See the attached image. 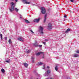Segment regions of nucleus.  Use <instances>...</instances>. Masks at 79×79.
Wrapping results in <instances>:
<instances>
[{"instance_id": "obj_1", "label": "nucleus", "mask_w": 79, "mask_h": 79, "mask_svg": "<svg viewBox=\"0 0 79 79\" xmlns=\"http://www.w3.org/2000/svg\"><path fill=\"white\" fill-rule=\"evenodd\" d=\"M11 4L12 5L11 6V8L10 9V12H12L13 11L15 10V4L13 2H11Z\"/></svg>"}, {"instance_id": "obj_2", "label": "nucleus", "mask_w": 79, "mask_h": 79, "mask_svg": "<svg viewBox=\"0 0 79 79\" xmlns=\"http://www.w3.org/2000/svg\"><path fill=\"white\" fill-rule=\"evenodd\" d=\"M44 30V28H43L41 26H40L39 28V32L41 34L43 35L44 34V32H43V30Z\"/></svg>"}, {"instance_id": "obj_3", "label": "nucleus", "mask_w": 79, "mask_h": 79, "mask_svg": "<svg viewBox=\"0 0 79 79\" xmlns=\"http://www.w3.org/2000/svg\"><path fill=\"white\" fill-rule=\"evenodd\" d=\"M41 13L42 14H45L46 12V10H45V8L41 7Z\"/></svg>"}, {"instance_id": "obj_4", "label": "nucleus", "mask_w": 79, "mask_h": 79, "mask_svg": "<svg viewBox=\"0 0 79 79\" xmlns=\"http://www.w3.org/2000/svg\"><path fill=\"white\" fill-rule=\"evenodd\" d=\"M48 29L49 30H50V29H52V27L51 23H48Z\"/></svg>"}, {"instance_id": "obj_5", "label": "nucleus", "mask_w": 79, "mask_h": 79, "mask_svg": "<svg viewBox=\"0 0 79 79\" xmlns=\"http://www.w3.org/2000/svg\"><path fill=\"white\" fill-rule=\"evenodd\" d=\"M24 4H30L31 2H27V0H22Z\"/></svg>"}, {"instance_id": "obj_6", "label": "nucleus", "mask_w": 79, "mask_h": 79, "mask_svg": "<svg viewBox=\"0 0 79 79\" xmlns=\"http://www.w3.org/2000/svg\"><path fill=\"white\" fill-rule=\"evenodd\" d=\"M40 18H39L38 19H35L34 20V22H36V23H39V21H40Z\"/></svg>"}, {"instance_id": "obj_7", "label": "nucleus", "mask_w": 79, "mask_h": 79, "mask_svg": "<svg viewBox=\"0 0 79 79\" xmlns=\"http://www.w3.org/2000/svg\"><path fill=\"white\" fill-rule=\"evenodd\" d=\"M24 38L21 37L19 38L18 39V40H20V41H22V42H23L24 41Z\"/></svg>"}, {"instance_id": "obj_8", "label": "nucleus", "mask_w": 79, "mask_h": 79, "mask_svg": "<svg viewBox=\"0 0 79 79\" xmlns=\"http://www.w3.org/2000/svg\"><path fill=\"white\" fill-rule=\"evenodd\" d=\"M40 54H42V55H44V53L43 52H39L38 53H36L37 56H39V55H40Z\"/></svg>"}, {"instance_id": "obj_9", "label": "nucleus", "mask_w": 79, "mask_h": 79, "mask_svg": "<svg viewBox=\"0 0 79 79\" xmlns=\"http://www.w3.org/2000/svg\"><path fill=\"white\" fill-rule=\"evenodd\" d=\"M47 14H46L44 16V23H45L46 21V19H47Z\"/></svg>"}, {"instance_id": "obj_10", "label": "nucleus", "mask_w": 79, "mask_h": 79, "mask_svg": "<svg viewBox=\"0 0 79 79\" xmlns=\"http://www.w3.org/2000/svg\"><path fill=\"white\" fill-rule=\"evenodd\" d=\"M72 56H73V57H78V56H79V55L77 54L74 53Z\"/></svg>"}, {"instance_id": "obj_11", "label": "nucleus", "mask_w": 79, "mask_h": 79, "mask_svg": "<svg viewBox=\"0 0 79 79\" xmlns=\"http://www.w3.org/2000/svg\"><path fill=\"white\" fill-rule=\"evenodd\" d=\"M33 45L35 46V47H37L39 46V45L37 44V43L36 42L35 44H33Z\"/></svg>"}, {"instance_id": "obj_12", "label": "nucleus", "mask_w": 79, "mask_h": 79, "mask_svg": "<svg viewBox=\"0 0 79 79\" xmlns=\"http://www.w3.org/2000/svg\"><path fill=\"white\" fill-rule=\"evenodd\" d=\"M31 59L32 60V63H34V57H31Z\"/></svg>"}, {"instance_id": "obj_13", "label": "nucleus", "mask_w": 79, "mask_h": 79, "mask_svg": "<svg viewBox=\"0 0 79 79\" xmlns=\"http://www.w3.org/2000/svg\"><path fill=\"white\" fill-rule=\"evenodd\" d=\"M71 30V29L70 28H68V29L66 31H65V33H68V32H69V31H70Z\"/></svg>"}, {"instance_id": "obj_14", "label": "nucleus", "mask_w": 79, "mask_h": 79, "mask_svg": "<svg viewBox=\"0 0 79 79\" xmlns=\"http://www.w3.org/2000/svg\"><path fill=\"white\" fill-rule=\"evenodd\" d=\"M24 65L26 67H27V66H28V64H27L26 63H24Z\"/></svg>"}, {"instance_id": "obj_15", "label": "nucleus", "mask_w": 79, "mask_h": 79, "mask_svg": "<svg viewBox=\"0 0 79 79\" xmlns=\"http://www.w3.org/2000/svg\"><path fill=\"white\" fill-rule=\"evenodd\" d=\"M26 23H29V21H28L27 20H26L25 19H24Z\"/></svg>"}, {"instance_id": "obj_16", "label": "nucleus", "mask_w": 79, "mask_h": 79, "mask_svg": "<svg viewBox=\"0 0 79 79\" xmlns=\"http://www.w3.org/2000/svg\"><path fill=\"white\" fill-rule=\"evenodd\" d=\"M1 71L3 73H5V70H4V69H1Z\"/></svg>"}, {"instance_id": "obj_17", "label": "nucleus", "mask_w": 79, "mask_h": 79, "mask_svg": "<svg viewBox=\"0 0 79 79\" xmlns=\"http://www.w3.org/2000/svg\"><path fill=\"white\" fill-rule=\"evenodd\" d=\"M9 44H11V39H10L9 41Z\"/></svg>"}, {"instance_id": "obj_18", "label": "nucleus", "mask_w": 79, "mask_h": 79, "mask_svg": "<svg viewBox=\"0 0 79 79\" xmlns=\"http://www.w3.org/2000/svg\"><path fill=\"white\" fill-rule=\"evenodd\" d=\"M55 69L56 71H58V67L57 66H56Z\"/></svg>"}, {"instance_id": "obj_19", "label": "nucleus", "mask_w": 79, "mask_h": 79, "mask_svg": "<svg viewBox=\"0 0 79 79\" xmlns=\"http://www.w3.org/2000/svg\"><path fill=\"white\" fill-rule=\"evenodd\" d=\"M47 74H50V71L49 70H48L47 71Z\"/></svg>"}, {"instance_id": "obj_20", "label": "nucleus", "mask_w": 79, "mask_h": 79, "mask_svg": "<svg viewBox=\"0 0 79 79\" xmlns=\"http://www.w3.org/2000/svg\"><path fill=\"white\" fill-rule=\"evenodd\" d=\"M38 64L39 65H42L43 64V63L42 62H39Z\"/></svg>"}, {"instance_id": "obj_21", "label": "nucleus", "mask_w": 79, "mask_h": 79, "mask_svg": "<svg viewBox=\"0 0 79 79\" xmlns=\"http://www.w3.org/2000/svg\"><path fill=\"white\" fill-rule=\"evenodd\" d=\"M10 60L9 59L8 60H6V62H7V63H10Z\"/></svg>"}, {"instance_id": "obj_22", "label": "nucleus", "mask_w": 79, "mask_h": 79, "mask_svg": "<svg viewBox=\"0 0 79 79\" xmlns=\"http://www.w3.org/2000/svg\"><path fill=\"white\" fill-rule=\"evenodd\" d=\"M30 52H31V50H28L27 51V53H30Z\"/></svg>"}, {"instance_id": "obj_23", "label": "nucleus", "mask_w": 79, "mask_h": 79, "mask_svg": "<svg viewBox=\"0 0 79 79\" xmlns=\"http://www.w3.org/2000/svg\"><path fill=\"white\" fill-rule=\"evenodd\" d=\"M38 47H39L40 48L42 47V45H38Z\"/></svg>"}, {"instance_id": "obj_24", "label": "nucleus", "mask_w": 79, "mask_h": 79, "mask_svg": "<svg viewBox=\"0 0 79 79\" xmlns=\"http://www.w3.org/2000/svg\"><path fill=\"white\" fill-rule=\"evenodd\" d=\"M15 11H17V12L18 11V9H17V8H15Z\"/></svg>"}, {"instance_id": "obj_25", "label": "nucleus", "mask_w": 79, "mask_h": 79, "mask_svg": "<svg viewBox=\"0 0 79 79\" xmlns=\"http://www.w3.org/2000/svg\"><path fill=\"white\" fill-rule=\"evenodd\" d=\"M76 53H79V50L76 51Z\"/></svg>"}, {"instance_id": "obj_26", "label": "nucleus", "mask_w": 79, "mask_h": 79, "mask_svg": "<svg viewBox=\"0 0 79 79\" xmlns=\"http://www.w3.org/2000/svg\"><path fill=\"white\" fill-rule=\"evenodd\" d=\"M48 40H47L46 39L44 40V41L45 42H46L47 41H48Z\"/></svg>"}, {"instance_id": "obj_27", "label": "nucleus", "mask_w": 79, "mask_h": 79, "mask_svg": "<svg viewBox=\"0 0 79 79\" xmlns=\"http://www.w3.org/2000/svg\"><path fill=\"white\" fill-rule=\"evenodd\" d=\"M30 31L31 32H32V33L33 34L34 33V32H33V31H32V30H31Z\"/></svg>"}, {"instance_id": "obj_28", "label": "nucleus", "mask_w": 79, "mask_h": 79, "mask_svg": "<svg viewBox=\"0 0 79 79\" xmlns=\"http://www.w3.org/2000/svg\"><path fill=\"white\" fill-rule=\"evenodd\" d=\"M70 1L72 2H74V0H70Z\"/></svg>"}, {"instance_id": "obj_29", "label": "nucleus", "mask_w": 79, "mask_h": 79, "mask_svg": "<svg viewBox=\"0 0 79 79\" xmlns=\"http://www.w3.org/2000/svg\"><path fill=\"white\" fill-rule=\"evenodd\" d=\"M43 69H45V65H43Z\"/></svg>"}, {"instance_id": "obj_30", "label": "nucleus", "mask_w": 79, "mask_h": 79, "mask_svg": "<svg viewBox=\"0 0 79 79\" xmlns=\"http://www.w3.org/2000/svg\"><path fill=\"white\" fill-rule=\"evenodd\" d=\"M0 35L1 36V37H2V34H0Z\"/></svg>"}, {"instance_id": "obj_31", "label": "nucleus", "mask_w": 79, "mask_h": 79, "mask_svg": "<svg viewBox=\"0 0 79 79\" xmlns=\"http://www.w3.org/2000/svg\"><path fill=\"white\" fill-rule=\"evenodd\" d=\"M47 68H48V69H49L50 67H49V66H48L47 67Z\"/></svg>"}, {"instance_id": "obj_32", "label": "nucleus", "mask_w": 79, "mask_h": 79, "mask_svg": "<svg viewBox=\"0 0 79 79\" xmlns=\"http://www.w3.org/2000/svg\"><path fill=\"white\" fill-rule=\"evenodd\" d=\"M5 40H7V38L6 37L5 38Z\"/></svg>"}, {"instance_id": "obj_33", "label": "nucleus", "mask_w": 79, "mask_h": 79, "mask_svg": "<svg viewBox=\"0 0 79 79\" xmlns=\"http://www.w3.org/2000/svg\"><path fill=\"white\" fill-rule=\"evenodd\" d=\"M43 44H44V45H45V44H46V43H45V42H43Z\"/></svg>"}, {"instance_id": "obj_34", "label": "nucleus", "mask_w": 79, "mask_h": 79, "mask_svg": "<svg viewBox=\"0 0 79 79\" xmlns=\"http://www.w3.org/2000/svg\"><path fill=\"white\" fill-rule=\"evenodd\" d=\"M67 16L66 15H64V18H66Z\"/></svg>"}, {"instance_id": "obj_35", "label": "nucleus", "mask_w": 79, "mask_h": 79, "mask_svg": "<svg viewBox=\"0 0 79 79\" xmlns=\"http://www.w3.org/2000/svg\"><path fill=\"white\" fill-rule=\"evenodd\" d=\"M1 40H2V39H3V38H2V37H1Z\"/></svg>"}, {"instance_id": "obj_36", "label": "nucleus", "mask_w": 79, "mask_h": 79, "mask_svg": "<svg viewBox=\"0 0 79 79\" xmlns=\"http://www.w3.org/2000/svg\"><path fill=\"white\" fill-rule=\"evenodd\" d=\"M77 9H78V8H77V10H76V11H78V10H77Z\"/></svg>"}, {"instance_id": "obj_37", "label": "nucleus", "mask_w": 79, "mask_h": 79, "mask_svg": "<svg viewBox=\"0 0 79 79\" xmlns=\"http://www.w3.org/2000/svg\"><path fill=\"white\" fill-rule=\"evenodd\" d=\"M67 79H70V78L69 77H68L67 78Z\"/></svg>"}, {"instance_id": "obj_38", "label": "nucleus", "mask_w": 79, "mask_h": 79, "mask_svg": "<svg viewBox=\"0 0 79 79\" xmlns=\"http://www.w3.org/2000/svg\"><path fill=\"white\" fill-rule=\"evenodd\" d=\"M47 75L46 74V73H45V74L44 75V76H47Z\"/></svg>"}, {"instance_id": "obj_39", "label": "nucleus", "mask_w": 79, "mask_h": 79, "mask_svg": "<svg viewBox=\"0 0 79 79\" xmlns=\"http://www.w3.org/2000/svg\"><path fill=\"white\" fill-rule=\"evenodd\" d=\"M42 58H44V56H43L42 57Z\"/></svg>"}, {"instance_id": "obj_40", "label": "nucleus", "mask_w": 79, "mask_h": 79, "mask_svg": "<svg viewBox=\"0 0 79 79\" xmlns=\"http://www.w3.org/2000/svg\"><path fill=\"white\" fill-rule=\"evenodd\" d=\"M50 79H53V78H51Z\"/></svg>"}, {"instance_id": "obj_41", "label": "nucleus", "mask_w": 79, "mask_h": 79, "mask_svg": "<svg viewBox=\"0 0 79 79\" xmlns=\"http://www.w3.org/2000/svg\"><path fill=\"white\" fill-rule=\"evenodd\" d=\"M18 1V0H15V2H17Z\"/></svg>"}, {"instance_id": "obj_42", "label": "nucleus", "mask_w": 79, "mask_h": 79, "mask_svg": "<svg viewBox=\"0 0 79 79\" xmlns=\"http://www.w3.org/2000/svg\"><path fill=\"white\" fill-rule=\"evenodd\" d=\"M20 18H21V19L22 18V17H20Z\"/></svg>"}, {"instance_id": "obj_43", "label": "nucleus", "mask_w": 79, "mask_h": 79, "mask_svg": "<svg viewBox=\"0 0 79 79\" xmlns=\"http://www.w3.org/2000/svg\"><path fill=\"white\" fill-rule=\"evenodd\" d=\"M46 79H49L48 78H46Z\"/></svg>"}, {"instance_id": "obj_44", "label": "nucleus", "mask_w": 79, "mask_h": 79, "mask_svg": "<svg viewBox=\"0 0 79 79\" xmlns=\"http://www.w3.org/2000/svg\"><path fill=\"white\" fill-rule=\"evenodd\" d=\"M36 74H37V73H36Z\"/></svg>"}, {"instance_id": "obj_45", "label": "nucleus", "mask_w": 79, "mask_h": 79, "mask_svg": "<svg viewBox=\"0 0 79 79\" xmlns=\"http://www.w3.org/2000/svg\"><path fill=\"white\" fill-rule=\"evenodd\" d=\"M12 0V1H13V0Z\"/></svg>"}]
</instances>
